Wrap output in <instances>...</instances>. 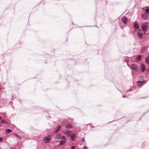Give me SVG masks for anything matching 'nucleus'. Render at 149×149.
<instances>
[{"label": "nucleus", "mask_w": 149, "mask_h": 149, "mask_svg": "<svg viewBox=\"0 0 149 149\" xmlns=\"http://www.w3.org/2000/svg\"><path fill=\"white\" fill-rule=\"evenodd\" d=\"M71 149H75V147L74 146H73L72 147Z\"/></svg>", "instance_id": "obj_24"}, {"label": "nucleus", "mask_w": 149, "mask_h": 149, "mask_svg": "<svg viewBox=\"0 0 149 149\" xmlns=\"http://www.w3.org/2000/svg\"><path fill=\"white\" fill-rule=\"evenodd\" d=\"M61 137V135L60 134H58L55 136L56 139H60Z\"/></svg>", "instance_id": "obj_10"}, {"label": "nucleus", "mask_w": 149, "mask_h": 149, "mask_svg": "<svg viewBox=\"0 0 149 149\" xmlns=\"http://www.w3.org/2000/svg\"><path fill=\"white\" fill-rule=\"evenodd\" d=\"M122 21L125 24H126L128 22V18L125 17H124L122 19Z\"/></svg>", "instance_id": "obj_5"}, {"label": "nucleus", "mask_w": 149, "mask_h": 149, "mask_svg": "<svg viewBox=\"0 0 149 149\" xmlns=\"http://www.w3.org/2000/svg\"><path fill=\"white\" fill-rule=\"evenodd\" d=\"M62 139H64V141H66V137L65 136H63L62 137Z\"/></svg>", "instance_id": "obj_22"}, {"label": "nucleus", "mask_w": 149, "mask_h": 149, "mask_svg": "<svg viewBox=\"0 0 149 149\" xmlns=\"http://www.w3.org/2000/svg\"><path fill=\"white\" fill-rule=\"evenodd\" d=\"M148 24V22L143 23L142 25V29L143 31L146 32L147 28V25Z\"/></svg>", "instance_id": "obj_2"}, {"label": "nucleus", "mask_w": 149, "mask_h": 149, "mask_svg": "<svg viewBox=\"0 0 149 149\" xmlns=\"http://www.w3.org/2000/svg\"><path fill=\"white\" fill-rule=\"evenodd\" d=\"M3 140V138L2 137H0V142L2 141Z\"/></svg>", "instance_id": "obj_23"}, {"label": "nucleus", "mask_w": 149, "mask_h": 149, "mask_svg": "<svg viewBox=\"0 0 149 149\" xmlns=\"http://www.w3.org/2000/svg\"><path fill=\"white\" fill-rule=\"evenodd\" d=\"M70 131H69V130H66V134H70Z\"/></svg>", "instance_id": "obj_21"}, {"label": "nucleus", "mask_w": 149, "mask_h": 149, "mask_svg": "<svg viewBox=\"0 0 149 149\" xmlns=\"http://www.w3.org/2000/svg\"><path fill=\"white\" fill-rule=\"evenodd\" d=\"M146 63L149 64V56L146 58Z\"/></svg>", "instance_id": "obj_17"}, {"label": "nucleus", "mask_w": 149, "mask_h": 149, "mask_svg": "<svg viewBox=\"0 0 149 149\" xmlns=\"http://www.w3.org/2000/svg\"><path fill=\"white\" fill-rule=\"evenodd\" d=\"M141 30L140 29L139 30L138 33V36H139V37L140 38L142 39L143 37V34H142V33H141Z\"/></svg>", "instance_id": "obj_6"}, {"label": "nucleus", "mask_w": 149, "mask_h": 149, "mask_svg": "<svg viewBox=\"0 0 149 149\" xmlns=\"http://www.w3.org/2000/svg\"><path fill=\"white\" fill-rule=\"evenodd\" d=\"M6 132L7 133H9L11 132H12V130L10 129H8L6 130Z\"/></svg>", "instance_id": "obj_19"}, {"label": "nucleus", "mask_w": 149, "mask_h": 149, "mask_svg": "<svg viewBox=\"0 0 149 149\" xmlns=\"http://www.w3.org/2000/svg\"><path fill=\"white\" fill-rule=\"evenodd\" d=\"M144 81H137V84L138 86H141L144 83Z\"/></svg>", "instance_id": "obj_9"}, {"label": "nucleus", "mask_w": 149, "mask_h": 149, "mask_svg": "<svg viewBox=\"0 0 149 149\" xmlns=\"http://www.w3.org/2000/svg\"><path fill=\"white\" fill-rule=\"evenodd\" d=\"M141 55H139L137 57V60L138 61H139L141 60Z\"/></svg>", "instance_id": "obj_20"}, {"label": "nucleus", "mask_w": 149, "mask_h": 149, "mask_svg": "<svg viewBox=\"0 0 149 149\" xmlns=\"http://www.w3.org/2000/svg\"><path fill=\"white\" fill-rule=\"evenodd\" d=\"M65 127L67 129H71L73 128L72 125L70 124H68L66 125Z\"/></svg>", "instance_id": "obj_8"}, {"label": "nucleus", "mask_w": 149, "mask_h": 149, "mask_svg": "<svg viewBox=\"0 0 149 149\" xmlns=\"http://www.w3.org/2000/svg\"><path fill=\"white\" fill-rule=\"evenodd\" d=\"M148 14L146 13H143L141 15L142 19L144 20L146 19L148 17Z\"/></svg>", "instance_id": "obj_4"}, {"label": "nucleus", "mask_w": 149, "mask_h": 149, "mask_svg": "<svg viewBox=\"0 0 149 149\" xmlns=\"http://www.w3.org/2000/svg\"><path fill=\"white\" fill-rule=\"evenodd\" d=\"M145 11L146 13H147L148 14H149V7H148L145 10Z\"/></svg>", "instance_id": "obj_15"}, {"label": "nucleus", "mask_w": 149, "mask_h": 149, "mask_svg": "<svg viewBox=\"0 0 149 149\" xmlns=\"http://www.w3.org/2000/svg\"><path fill=\"white\" fill-rule=\"evenodd\" d=\"M131 68L135 71H137L138 69V67L136 64H133L131 65Z\"/></svg>", "instance_id": "obj_3"}, {"label": "nucleus", "mask_w": 149, "mask_h": 149, "mask_svg": "<svg viewBox=\"0 0 149 149\" xmlns=\"http://www.w3.org/2000/svg\"><path fill=\"white\" fill-rule=\"evenodd\" d=\"M1 123L3 124H8V122L6 120H5L4 119H1Z\"/></svg>", "instance_id": "obj_14"}, {"label": "nucleus", "mask_w": 149, "mask_h": 149, "mask_svg": "<svg viewBox=\"0 0 149 149\" xmlns=\"http://www.w3.org/2000/svg\"><path fill=\"white\" fill-rule=\"evenodd\" d=\"M51 135H49L44 137L43 139V141H45L44 143H47L50 141L51 139Z\"/></svg>", "instance_id": "obj_1"}, {"label": "nucleus", "mask_w": 149, "mask_h": 149, "mask_svg": "<svg viewBox=\"0 0 149 149\" xmlns=\"http://www.w3.org/2000/svg\"><path fill=\"white\" fill-rule=\"evenodd\" d=\"M147 48L148 47H143L141 50V53H143L144 51H145V50L147 49Z\"/></svg>", "instance_id": "obj_11"}, {"label": "nucleus", "mask_w": 149, "mask_h": 149, "mask_svg": "<svg viewBox=\"0 0 149 149\" xmlns=\"http://www.w3.org/2000/svg\"><path fill=\"white\" fill-rule=\"evenodd\" d=\"M1 117L0 116V120L1 119Z\"/></svg>", "instance_id": "obj_29"}, {"label": "nucleus", "mask_w": 149, "mask_h": 149, "mask_svg": "<svg viewBox=\"0 0 149 149\" xmlns=\"http://www.w3.org/2000/svg\"><path fill=\"white\" fill-rule=\"evenodd\" d=\"M83 149H88L87 147L85 146L84 147Z\"/></svg>", "instance_id": "obj_25"}, {"label": "nucleus", "mask_w": 149, "mask_h": 149, "mask_svg": "<svg viewBox=\"0 0 149 149\" xmlns=\"http://www.w3.org/2000/svg\"><path fill=\"white\" fill-rule=\"evenodd\" d=\"M61 127L60 126H58V127H57L56 130L55 132L56 133V132H58L60 130V128H61Z\"/></svg>", "instance_id": "obj_18"}, {"label": "nucleus", "mask_w": 149, "mask_h": 149, "mask_svg": "<svg viewBox=\"0 0 149 149\" xmlns=\"http://www.w3.org/2000/svg\"><path fill=\"white\" fill-rule=\"evenodd\" d=\"M65 141H61L59 144V145H63V144H64L65 143Z\"/></svg>", "instance_id": "obj_16"}, {"label": "nucleus", "mask_w": 149, "mask_h": 149, "mask_svg": "<svg viewBox=\"0 0 149 149\" xmlns=\"http://www.w3.org/2000/svg\"><path fill=\"white\" fill-rule=\"evenodd\" d=\"M17 137V139H21V137H20L19 136H18Z\"/></svg>", "instance_id": "obj_26"}, {"label": "nucleus", "mask_w": 149, "mask_h": 149, "mask_svg": "<svg viewBox=\"0 0 149 149\" xmlns=\"http://www.w3.org/2000/svg\"><path fill=\"white\" fill-rule=\"evenodd\" d=\"M141 70L142 72H144L145 70V66L144 64H142L141 66Z\"/></svg>", "instance_id": "obj_12"}, {"label": "nucleus", "mask_w": 149, "mask_h": 149, "mask_svg": "<svg viewBox=\"0 0 149 149\" xmlns=\"http://www.w3.org/2000/svg\"><path fill=\"white\" fill-rule=\"evenodd\" d=\"M76 137V135L75 133H74L70 136V139L72 140L73 141H74V140Z\"/></svg>", "instance_id": "obj_7"}, {"label": "nucleus", "mask_w": 149, "mask_h": 149, "mask_svg": "<svg viewBox=\"0 0 149 149\" xmlns=\"http://www.w3.org/2000/svg\"><path fill=\"white\" fill-rule=\"evenodd\" d=\"M14 135L16 137L18 136V135L16 133H15L14 134Z\"/></svg>", "instance_id": "obj_27"}, {"label": "nucleus", "mask_w": 149, "mask_h": 149, "mask_svg": "<svg viewBox=\"0 0 149 149\" xmlns=\"http://www.w3.org/2000/svg\"><path fill=\"white\" fill-rule=\"evenodd\" d=\"M134 28L136 29L139 28V26L138 24L136 23H135L134 25Z\"/></svg>", "instance_id": "obj_13"}, {"label": "nucleus", "mask_w": 149, "mask_h": 149, "mask_svg": "<svg viewBox=\"0 0 149 149\" xmlns=\"http://www.w3.org/2000/svg\"><path fill=\"white\" fill-rule=\"evenodd\" d=\"M82 141H83L84 142L85 141V139L84 138H83L82 139Z\"/></svg>", "instance_id": "obj_28"}, {"label": "nucleus", "mask_w": 149, "mask_h": 149, "mask_svg": "<svg viewBox=\"0 0 149 149\" xmlns=\"http://www.w3.org/2000/svg\"><path fill=\"white\" fill-rule=\"evenodd\" d=\"M15 149V148H14V149Z\"/></svg>", "instance_id": "obj_30"}]
</instances>
